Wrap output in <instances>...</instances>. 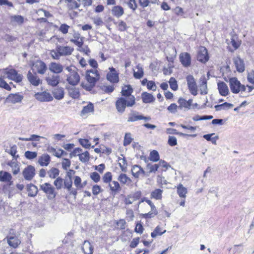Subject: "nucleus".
Instances as JSON below:
<instances>
[{
    "instance_id": "nucleus-45",
    "label": "nucleus",
    "mask_w": 254,
    "mask_h": 254,
    "mask_svg": "<svg viewBox=\"0 0 254 254\" xmlns=\"http://www.w3.org/2000/svg\"><path fill=\"white\" fill-rule=\"evenodd\" d=\"M137 71H133V76L136 79H140L144 75L143 69L140 64H138L136 66Z\"/></svg>"
},
{
    "instance_id": "nucleus-25",
    "label": "nucleus",
    "mask_w": 254,
    "mask_h": 254,
    "mask_svg": "<svg viewBox=\"0 0 254 254\" xmlns=\"http://www.w3.org/2000/svg\"><path fill=\"white\" fill-rule=\"evenodd\" d=\"M51 161V157L47 154H44L39 157L38 163L41 166H47Z\"/></svg>"
},
{
    "instance_id": "nucleus-31",
    "label": "nucleus",
    "mask_w": 254,
    "mask_h": 254,
    "mask_svg": "<svg viewBox=\"0 0 254 254\" xmlns=\"http://www.w3.org/2000/svg\"><path fill=\"white\" fill-rule=\"evenodd\" d=\"M27 190L28 191V196L30 197L35 196L38 191L37 187L32 184L27 186Z\"/></svg>"
},
{
    "instance_id": "nucleus-22",
    "label": "nucleus",
    "mask_w": 254,
    "mask_h": 254,
    "mask_svg": "<svg viewBox=\"0 0 254 254\" xmlns=\"http://www.w3.org/2000/svg\"><path fill=\"white\" fill-rule=\"evenodd\" d=\"M70 42L80 48L83 44V37H80V34L78 32H74Z\"/></svg>"
},
{
    "instance_id": "nucleus-52",
    "label": "nucleus",
    "mask_w": 254,
    "mask_h": 254,
    "mask_svg": "<svg viewBox=\"0 0 254 254\" xmlns=\"http://www.w3.org/2000/svg\"><path fill=\"white\" fill-rule=\"evenodd\" d=\"M179 104V109H182L183 108L189 109V104L187 101L183 98H180L178 101Z\"/></svg>"
},
{
    "instance_id": "nucleus-4",
    "label": "nucleus",
    "mask_w": 254,
    "mask_h": 254,
    "mask_svg": "<svg viewBox=\"0 0 254 254\" xmlns=\"http://www.w3.org/2000/svg\"><path fill=\"white\" fill-rule=\"evenodd\" d=\"M229 85L232 93L237 94L240 92L245 91L246 86L242 84L236 77H232L229 79Z\"/></svg>"
},
{
    "instance_id": "nucleus-5",
    "label": "nucleus",
    "mask_w": 254,
    "mask_h": 254,
    "mask_svg": "<svg viewBox=\"0 0 254 254\" xmlns=\"http://www.w3.org/2000/svg\"><path fill=\"white\" fill-rule=\"evenodd\" d=\"M40 188L47 195L48 199H53L56 197L55 189L50 183H45L40 185Z\"/></svg>"
},
{
    "instance_id": "nucleus-48",
    "label": "nucleus",
    "mask_w": 254,
    "mask_h": 254,
    "mask_svg": "<svg viewBox=\"0 0 254 254\" xmlns=\"http://www.w3.org/2000/svg\"><path fill=\"white\" fill-rule=\"evenodd\" d=\"M163 190L157 189L153 190L151 193V198H155L157 200H160L162 198V193Z\"/></svg>"
},
{
    "instance_id": "nucleus-43",
    "label": "nucleus",
    "mask_w": 254,
    "mask_h": 254,
    "mask_svg": "<svg viewBox=\"0 0 254 254\" xmlns=\"http://www.w3.org/2000/svg\"><path fill=\"white\" fill-rule=\"evenodd\" d=\"M234 106L233 104L225 102L220 105H217L215 106L214 108L217 111H219L222 110H227L232 108Z\"/></svg>"
},
{
    "instance_id": "nucleus-1",
    "label": "nucleus",
    "mask_w": 254,
    "mask_h": 254,
    "mask_svg": "<svg viewBox=\"0 0 254 254\" xmlns=\"http://www.w3.org/2000/svg\"><path fill=\"white\" fill-rule=\"evenodd\" d=\"M5 78H8L10 80L19 83L22 81L23 76L22 74L18 73L16 70L14 69L7 68L0 69V87L9 91L11 90V88L4 81Z\"/></svg>"
},
{
    "instance_id": "nucleus-6",
    "label": "nucleus",
    "mask_w": 254,
    "mask_h": 254,
    "mask_svg": "<svg viewBox=\"0 0 254 254\" xmlns=\"http://www.w3.org/2000/svg\"><path fill=\"white\" fill-rule=\"evenodd\" d=\"M86 79L88 82L95 85L96 82L100 79V75L97 70L93 69L87 70Z\"/></svg>"
},
{
    "instance_id": "nucleus-26",
    "label": "nucleus",
    "mask_w": 254,
    "mask_h": 254,
    "mask_svg": "<svg viewBox=\"0 0 254 254\" xmlns=\"http://www.w3.org/2000/svg\"><path fill=\"white\" fill-rule=\"evenodd\" d=\"M93 246L88 241H85L83 244L82 250L85 254H92L93 253Z\"/></svg>"
},
{
    "instance_id": "nucleus-41",
    "label": "nucleus",
    "mask_w": 254,
    "mask_h": 254,
    "mask_svg": "<svg viewBox=\"0 0 254 254\" xmlns=\"http://www.w3.org/2000/svg\"><path fill=\"white\" fill-rule=\"evenodd\" d=\"M12 179L11 174L7 172L3 171H0V182H7L10 181Z\"/></svg>"
},
{
    "instance_id": "nucleus-37",
    "label": "nucleus",
    "mask_w": 254,
    "mask_h": 254,
    "mask_svg": "<svg viewBox=\"0 0 254 254\" xmlns=\"http://www.w3.org/2000/svg\"><path fill=\"white\" fill-rule=\"evenodd\" d=\"M199 88L201 94L205 95L207 94L208 90L207 86V81L205 78H203V79L200 80V83L199 85Z\"/></svg>"
},
{
    "instance_id": "nucleus-18",
    "label": "nucleus",
    "mask_w": 254,
    "mask_h": 254,
    "mask_svg": "<svg viewBox=\"0 0 254 254\" xmlns=\"http://www.w3.org/2000/svg\"><path fill=\"white\" fill-rule=\"evenodd\" d=\"M142 115H139L137 111L131 110L127 115V122L128 123L134 122L142 120Z\"/></svg>"
},
{
    "instance_id": "nucleus-51",
    "label": "nucleus",
    "mask_w": 254,
    "mask_h": 254,
    "mask_svg": "<svg viewBox=\"0 0 254 254\" xmlns=\"http://www.w3.org/2000/svg\"><path fill=\"white\" fill-rule=\"evenodd\" d=\"M166 230H164L163 232L161 231V228L158 226L154 229V231L151 233V236L152 238H155L157 236H161L163 234L166 232Z\"/></svg>"
},
{
    "instance_id": "nucleus-54",
    "label": "nucleus",
    "mask_w": 254,
    "mask_h": 254,
    "mask_svg": "<svg viewBox=\"0 0 254 254\" xmlns=\"http://www.w3.org/2000/svg\"><path fill=\"white\" fill-rule=\"evenodd\" d=\"M159 168L158 164H148L146 166V168L149 170V172L147 173L148 174L151 173H155Z\"/></svg>"
},
{
    "instance_id": "nucleus-32",
    "label": "nucleus",
    "mask_w": 254,
    "mask_h": 254,
    "mask_svg": "<svg viewBox=\"0 0 254 254\" xmlns=\"http://www.w3.org/2000/svg\"><path fill=\"white\" fill-rule=\"evenodd\" d=\"M54 98L57 100H61L64 97V90L62 87L55 88L53 91Z\"/></svg>"
},
{
    "instance_id": "nucleus-40",
    "label": "nucleus",
    "mask_w": 254,
    "mask_h": 254,
    "mask_svg": "<svg viewBox=\"0 0 254 254\" xmlns=\"http://www.w3.org/2000/svg\"><path fill=\"white\" fill-rule=\"evenodd\" d=\"M167 133L168 134H178L180 136H190L192 137H194L196 136V134H188L186 133H184L181 132H178L176 129L172 128H168L167 129Z\"/></svg>"
},
{
    "instance_id": "nucleus-21",
    "label": "nucleus",
    "mask_w": 254,
    "mask_h": 254,
    "mask_svg": "<svg viewBox=\"0 0 254 254\" xmlns=\"http://www.w3.org/2000/svg\"><path fill=\"white\" fill-rule=\"evenodd\" d=\"M108 186L111 193L114 195L118 193L121 190L120 185L117 181H111L108 183Z\"/></svg>"
},
{
    "instance_id": "nucleus-39",
    "label": "nucleus",
    "mask_w": 254,
    "mask_h": 254,
    "mask_svg": "<svg viewBox=\"0 0 254 254\" xmlns=\"http://www.w3.org/2000/svg\"><path fill=\"white\" fill-rule=\"evenodd\" d=\"M133 92V89L131 86L129 85H124L122 88V94L124 96H126L128 98L132 96L131 94Z\"/></svg>"
},
{
    "instance_id": "nucleus-13",
    "label": "nucleus",
    "mask_w": 254,
    "mask_h": 254,
    "mask_svg": "<svg viewBox=\"0 0 254 254\" xmlns=\"http://www.w3.org/2000/svg\"><path fill=\"white\" fill-rule=\"evenodd\" d=\"M27 78L28 81L33 86H37L42 83V80L37 75L36 73H32L29 71L27 74Z\"/></svg>"
},
{
    "instance_id": "nucleus-3",
    "label": "nucleus",
    "mask_w": 254,
    "mask_h": 254,
    "mask_svg": "<svg viewBox=\"0 0 254 254\" xmlns=\"http://www.w3.org/2000/svg\"><path fill=\"white\" fill-rule=\"evenodd\" d=\"M135 99L134 96H132L129 98L126 99L124 98L121 97L118 99L116 103V107L117 111L123 113L125 112L126 107H132L135 104Z\"/></svg>"
},
{
    "instance_id": "nucleus-44",
    "label": "nucleus",
    "mask_w": 254,
    "mask_h": 254,
    "mask_svg": "<svg viewBox=\"0 0 254 254\" xmlns=\"http://www.w3.org/2000/svg\"><path fill=\"white\" fill-rule=\"evenodd\" d=\"M59 170L54 167L52 168L47 172L48 176L51 179H56L59 177Z\"/></svg>"
},
{
    "instance_id": "nucleus-36",
    "label": "nucleus",
    "mask_w": 254,
    "mask_h": 254,
    "mask_svg": "<svg viewBox=\"0 0 254 254\" xmlns=\"http://www.w3.org/2000/svg\"><path fill=\"white\" fill-rule=\"evenodd\" d=\"M141 98L143 102L145 103H151L155 100V98L151 94L146 92L142 93Z\"/></svg>"
},
{
    "instance_id": "nucleus-20",
    "label": "nucleus",
    "mask_w": 254,
    "mask_h": 254,
    "mask_svg": "<svg viewBox=\"0 0 254 254\" xmlns=\"http://www.w3.org/2000/svg\"><path fill=\"white\" fill-rule=\"evenodd\" d=\"M218 89L220 94L223 96H226L229 93V90L227 84L223 82L219 81L217 83Z\"/></svg>"
},
{
    "instance_id": "nucleus-53",
    "label": "nucleus",
    "mask_w": 254,
    "mask_h": 254,
    "mask_svg": "<svg viewBox=\"0 0 254 254\" xmlns=\"http://www.w3.org/2000/svg\"><path fill=\"white\" fill-rule=\"evenodd\" d=\"M150 160L153 162H157L159 160V155L156 150H153L150 153Z\"/></svg>"
},
{
    "instance_id": "nucleus-9",
    "label": "nucleus",
    "mask_w": 254,
    "mask_h": 254,
    "mask_svg": "<svg viewBox=\"0 0 254 254\" xmlns=\"http://www.w3.org/2000/svg\"><path fill=\"white\" fill-rule=\"evenodd\" d=\"M131 173L132 176L135 178H139L144 176H148L149 174L146 173L141 166L134 165L132 166L131 168Z\"/></svg>"
},
{
    "instance_id": "nucleus-27",
    "label": "nucleus",
    "mask_w": 254,
    "mask_h": 254,
    "mask_svg": "<svg viewBox=\"0 0 254 254\" xmlns=\"http://www.w3.org/2000/svg\"><path fill=\"white\" fill-rule=\"evenodd\" d=\"M7 165L12 169V173L17 175L20 171V167L18 162L15 160H12L7 162Z\"/></svg>"
},
{
    "instance_id": "nucleus-42",
    "label": "nucleus",
    "mask_w": 254,
    "mask_h": 254,
    "mask_svg": "<svg viewBox=\"0 0 254 254\" xmlns=\"http://www.w3.org/2000/svg\"><path fill=\"white\" fill-rule=\"evenodd\" d=\"M94 111L93 104L90 103L87 106L83 107L81 112V116H84L88 113L93 112Z\"/></svg>"
},
{
    "instance_id": "nucleus-46",
    "label": "nucleus",
    "mask_w": 254,
    "mask_h": 254,
    "mask_svg": "<svg viewBox=\"0 0 254 254\" xmlns=\"http://www.w3.org/2000/svg\"><path fill=\"white\" fill-rule=\"evenodd\" d=\"M66 176L68 177V178H66L64 181V187L66 188L68 190H70L72 185L70 173L68 172L67 173Z\"/></svg>"
},
{
    "instance_id": "nucleus-19",
    "label": "nucleus",
    "mask_w": 254,
    "mask_h": 254,
    "mask_svg": "<svg viewBox=\"0 0 254 254\" xmlns=\"http://www.w3.org/2000/svg\"><path fill=\"white\" fill-rule=\"evenodd\" d=\"M233 61L235 65L237 70L240 73L245 71V66L244 61L240 57H236L233 59Z\"/></svg>"
},
{
    "instance_id": "nucleus-14",
    "label": "nucleus",
    "mask_w": 254,
    "mask_h": 254,
    "mask_svg": "<svg viewBox=\"0 0 254 254\" xmlns=\"http://www.w3.org/2000/svg\"><path fill=\"white\" fill-rule=\"evenodd\" d=\"M56 50L61 54V56H70L74 51L73 48L70 46H58Z\"/></svg>"
},
{
    "instance_id": "nucleus-11",
    "label": "nucleus",
    "mask_w": 254,
    "mask_h": 254,
    "mask_svg": "<svg viewBox=\"0 0 254 254\" xmlns=\"http://www.w3.org/2000/svg\"><path fill=\"white\" fill-rule=\"evenodd\" d=\"M197 59L199 62L205 63L209 60L207 49L204 47L199 48L197 53Z\"/></svg>"
},
{
    "instance_id": "nucleus-35",
    "label": "nucleus",
    "mask_w": 254,
    "mask_h": 254,
    "mask_svg": "<svg viewBox=\"0 0 254 254\" xmlns=\"http://www.w3.org/2000/svg\"><path fill=\"white\" fill-rule=\"evenodd\" d=\"M118 180L120 181L121 184L127 186L129 185L132 182L131 180L128 177L126 174L123 173L119 176Z\"/></svg>"
},
{
    "instance_id": "nucleus-50",
    "label": "nucleus",
    "mask_w": 254,
    "mask_h": 254,
    "mask_svg": "<svg viewBox=\"0 0 254 254\" xmlns=\"http://www.w3.org/2000/svg\"><path fill=\"white\" fill-rule=\"evenodd\" d=\"M40 138H43L40 136H38L35 134H32L29 138H25V137H19L18 139L22 141H39Z\"/></svg>"
},
{
    "instance_id": "nucleus-62",
    "label": "nucleus",
    "mask_w": 254,
    "mask_h": 254,
    "mask_svg": "<svg viewBox=\"0 0 254 254\" xmlns=\"http://www.w3.org/2000/svg\"><path fill=\"white\" fill-rule=\"evenodd\" d=\"M90 177L95 183L99 182L101 179L100 176L96 172L91 173Z\"/></svg>"
},
{
    "instance_id": "nucleus-60",
    "label": "nucleus",
    "mask_w": 254,
    "mask_h": 254,
    "mask_svg": "<svg viewBox=\"0 0 254 254\" xmlns=\"http://www.w3.org/2000/svg\"><path fill=\"white\" fill-rule=\"evenodd\" d=\"M169 84L171 88L173 90H177L178 89V84L177 81L174 77H171L169 80Z\"/></svg>"
},
{
    "instance_id": "nucleus-2",
    "label": "nucleus",
    "mask_w": 254,
    "mask_h": 254,
    "mask_svg": "<svg viewBox=\"0 0 254 254\" xmlns=\"http://www.w3.org/2000/svg\"><path fill=\"white\" fill-rule=\"evenodd\" d=\"M65 69L68 72L66 75V81L72 86L76 85L80 81V76L77 72V69L74 66H66Z\"/></svg>"
},
{
    "instance_id": "nucleus-47",
    "label": "nucleus",
    "mask_w": 254,
    "mask_h": 254,
    "mask_svg": "<svg viewBox=\"0 0 254 254\" xmlns=\"http://www.w3.org/2000/svg\"><path fill=\"white\" fill-rule=\"evenodd\" d=\"M177 192L179 196L181 197L185 198L187 193V190L186 188L184 187L183 185L179 184L177 187Z\"/></svg>"
},
{
    "instance_id": "nucleus-59",
    "label": "nucleus",
    "mask_w": 254,
    "mask_h": 254,
    "mask_svg": "<svg viewBox=\"0 0 254 254\" xmlns=\"http://www.w3.org/2000/svg\"><path fill=\"white\" fill-rule=\"evenodd\" d=\"M24 156L27 159L32 160L37 157V153L36 152L27 151L25 152Z\"/></svg>"
},
{
    "instance_id": "nucleus-16",
    "label": "nucleus",
    "mask_w": 254,
    "mask_h": 254,
    "mask_svg": "<svg viewBox=\"0 0 254 254\" xmlns=\"http://www.w3.org/2000/svg\"><path fill=\"white\" fill-rule=\"evenodd\" d=\"M180 61L181 64L185 67H188L191 64V57L188 53H182L179 56Z\"/></svg>"
},
{
    "instance_id": "nucleus-24",
    "label": "nucleus",
    "mask_w": 254,
    "mask_h": 254,
    "mask_svg": "<svg viewBox=\"0 0 254 254\" xmlns=\"http://www.w3.org/2000/svg\"><path fill=\"white\" fill-rule=\"evenodd\" d=\"M48 84L52 86H57L60 82V76L57 75L48 76L46 79Z\"/></svg>"
},
{
    "instance_id": "nucleus-49",
    "label": "nucleus",
    "mask_w": 254,
    "mask_h": 254,
    "mask_svg": "<svg viewBox=\"0 0 254 254\" xmlns=\"http://www.w3.org/2000/svg\"><path fill=\"white\" fill-rule=\"evenodd\" d=\"M107 78L108 80L112 82H116L118 81V75L115 72L108 73L107 75Z\"/></svg>"
},
{
    "instance_id": "nucleus-15",
    "label": "nucleus",
    "mask_w": 254,
    "mask_h": 254,
    "mask_svg": "<svg viewBox=\"0 0 254 254\" xmlns=\"http://www.w3.org/2000/svg\"><path fill=\"white\" fill-rule=\"evenodd\" d=\"M49 69L53 73L59 74L63 72L64 66L60 63L52 62L49 65Z\"/></svg>"
},
{
    "instance_id": "nucleus-33",
    "label": "nucleus",
    "mask_w": 254,
    "mask_h": 254,
    "mask_svg": "<svg viewBox=\"0 0 254 254\" xmlns=\"http://www.w3.org/2000/svg\"><path fill=\"white\" fill-rule=\"evenodd\" d=\"M112 13L117 17H120L124 13L123 8L121 6H115L112 9Z\"/></svg>"
},
{
    "instance_id": "nucleus-8",
    "label": "nucleus",
    "mask_w": 254,
    "mask_h": 254,
    "mask_svg": "<svg viewBox=\"0 0 254 254\" xmlns=\"http://www.w3.org/2000/svg\"><path fill=\"white\" fill-rule=\"evenodd\" d=\"M186 79L190 91L193 95H196L197 94V87L193 76L189 75L187 77Z\"/></svg>"
},
{
    "instance_id": "nucleus-30",
    "label": "nucleus",
    "mask_w": 254,
    "mask_h": 254,
    "mask_svg": "<svg viewBox=\"0 0 254 254\" xmlns=\"http://www.w3.org/2000/svg\"><path fill=\"white\" fill-rule=\"evenodd\" d=\"M10 23L13 25H21L24 22V18L21 15H12L10 16Z\"/></svg>"
},
{
    "instance_id": "nucleus-7",
    "label": "nucleus",
    "mask_w": 254,
    "mask_h": 254,
    "mask_svg": "<svg viewBox=\"0 0 254 254\" xmlns=\"http://www.w3.org/2000/svg\"><path fill=\"white\" fill-rule=\"evenodd\" d=\"M32 70L40 74H44L47 70V66L46 64L41 61L37 60L33 63Z\"/></svg>"
},
{
    "instance_id": "nucleus-17",
    "label": "nucleus",
    "mask_w": 254,
    "mask_h": 254,
    "mask_svg": "<svg viewBox=\"0 0 254 254\" xmlns=\"http://www.w3.org/2000/svg\"><path fill=\"white\" fill-rule=\"evenodd\" d=\"M8 244L14 248H17L20 244V241L16 237L15 235L11 234L6 237Z\"/></svg>"
},
{
    "instance_id": "nucleus-38",
    "label": "nucleus",
    "mask_w": 254,
    "mask_h": 254,
    "mask_svg": "<svg viewBox=\"0 0 254 254\" xmlns=\"http://www.w3.org/2000/svg\"><path fill=\"white\" fill-rule=\"evenodd\" d=\"M68 94L73 99L78 98L80 96L79 89L75 87H71L68 88Z\"/></svg>"
},
{
    "instance_id": "nucleus-55",
    "label": "nucleus",
    "mask_w": 254,
    "mask_h": 254,
    "mask_svg": "<svg viewBox=\"0 0 254 254\" xmlns=\"http://www.w3.org/2000/svg\"><path fill=\"white\" fill-rule=\"evenodd\" d=\"M119 164L122 171L126 172L127 171V163L124 158L119 159Z\"/></svg>"
},
{
    "instance_id": "nucleus-23",
    "label": "nucleus",
    "mask_w": 254,
    "mask_h": 254,
    "mask_svg": "<svg viewBox=\"0 0 254 254\" xmlns=\"http://www.w3.org/2000/svg\"><path fill=\"white\" fill-rule=\"evenodd\" d=\"M47 151L52 153L55 156L60 158L62 155L65 154L66 155L67 153L65 152L63 150L58 148L56 149L52 146H49L47 148Z\"/></svg>"
},
{
    "instance_id": "nucleus-10",
    "label": "nucleus",
    "mask_w": 254,
    "mask_h": 254,
    "mask_svg": "<svg viewBox=\"0 0 254 254\" xmlns=\"http://www.w3.org/2000/svg\"><path fill=\"white\" fill-rule=\"evenodd\" d=\"M22 175L27 181H31L35 175V168L31 165H28L23 171Z\"/></svg>"
},
{
    "instance_id": "nucleus-64",
    "label": "nucleus",
    "mask_w": 254,
    "mask_h": 254,
    "mask_svg": "<svg viewBox=\"0 0 254 254\" xmlns=\"http://www.w3.org/2000/svg\"><path fill=\"white\" fill-rule=\"evenodd\" d=\"M178 108H179V106L177 104L172 103L167 108V110L170 113L175 114L177 113Z\"/></svg>"
},
{
    "instance_id": "nucleus-63",
    "label": "nucleus",
    "mask_w": 254,
    "mask_h": 254,
    "mask_svg": "<svg viewBox=\"0 0 254 254\" xmlns=\"http://www.w3.org/2000/svg\"><path fill=\"white\" fill-rule=\"evenodd\" d=\"M132 141V138L131 137V134L130 133H127L125 134L124 145L127 146L129 145Z\"/></svg>"
},
{
    "instance_id": "nucleus-58",
    "label": "nucleus",
    "mask_w": 254,
    "mask_h": 254,
    "mask_svg": "<svg viewBox=\"0 0 254 254\" xmlns=\"http://www.w3.org/2000/svg\"><path fill=\"white\" fill-rule=\"evenodd\" d=\"M63 184V179L60 177H58L54 182V185L57 190L61 189Z\"/></svg>"
},
{
    "instance_id": "nucleus-56",
    "label": "nucleus",
    "mask_w": 254,
    "mask_h": 254,
    "mask_svg": "<svg viewBox=\"0 0 254 254\" xmlns=\"http://www.w3.org/2000/svg\"><path fill=\"white\" fill-rule=\"evenodd\" d=\"M79 159L82 162H86L89 160V153L88 151L81 153L79 157Z\"/></svg>"
},
{
    "instance_id": "nucleus-57",
    "label": "nucleus",
    "mask_w": 254,
    "mask_h": 254,
    "mask_svg": "<svg viewBox=\"0 0 254 254\" xmlns=\"http://www.w3.org/2000/svg\"><path fill=\"white\" fill-rule=\"evenodd\" d=\"M103 181L104 183L108 184L112 180V175L110 172H106L102 177Z\"/></svg>"
},
{
    "instance_id": "nucleus-34",
    "label": "nucleus",
    "mask_w": 254,
    "mask_h": 254,
    "mask_svg": "<svg viewBox=\"0 0 254 254\" xmlns=\"http://www.w3.org/2000/svg\"><path fill=\"white\" fill-rule=\"evenodd\" d=\"M65 3L69 9H76L80 5V0H65Z\"/></svg>"
},
{
    "instance_id": "nucleus-12",
    "label": "nucleus",
    "mask_w": 254,
    "mask_h": 254,
    "mask_svg": "<svg viewBox=\"0 0 254 254\" xmlns=\"http://www.w3.org/2000/svg\"><path fill=\"white\" fill-rule=\"evenodd\" d=\"M35 98L40 102H49L53 100L51 95L47 92H38L35 94Z\"/></svg>"
},
{
    "instance_id": "nucleus-61",
    "label": "nucleus",
    "mask_w": 254,
    "mask_h": 254,
    "mask_svg": "<svg viewBox=\"0 0 254 254\" xmlns=\"http://www.w3.org/2000/svg\"><path fill=\"white\" fill-rule=\"evenodd\" d=\"M102 191H103V190L101 189V187L99 185H95L92 187V193L94 195H97L98 194H99V193L100 192H101Z\"/></svg>"
},
{
    "instance_id": "nucleus-28",
    "label": "nucleus",
    "mask_w": 254,
    "mask_h": 254,
    "mask_svg": "<svg viewBox=\"0 0 254 254\" xmlns=\"http://www.w3.org/2000/svg\"><path fill=\"white\" fill-rule=\"evenodd\" d=\"M23 98V96L19 94H11L8 96L7 100L9 102L15 104L21 102Z\"/></svg>"
},
{
    "instance_id": "nucleus-29",
    "label": "nucleus",
    "mask_w": 254,
    "mask_h": 254,
    "mask_svg": "<svg viewBox=\"0 0 254 254\" xmlns=\"http://www.w3.org/2000/svg\"><path fill=\"white\" fill-rule=\"evenodd\" d=\"M5 152L11 155L13 160H16L19 157V155L17 154V146L15 145L10 146L9 148H6Z\"/></svg>"
}]
</instances>
